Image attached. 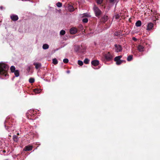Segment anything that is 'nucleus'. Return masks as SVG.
I'll list each match as a JSON object with an SVG mask.
<instances>
[{
  "label": "nucleus",
  "instance_id": "obj_1",
  "mask_svg": "<svg viewBox=\"0 0 160 160\" xmlns=\"http://www.w3.org/2000/svg\"><path fill=\"white\" fill-rule=\"evenodd\" d=\"M9 67L6 64L3 63H0V78L2 79H6L8 76V71Z\"/></svg>",
  "mask_w": 160,
  "mask_h": 160
},
{
  "label": "nucleus",
  "instance_id": "obj_2",
  "mask_svg": "<svg viewBox=\"0 0 160 160\" xmlns=\"http://www.w3.org/2000/svg\"><path fill=\"white\" fill-rule=\"evenodd\" d=\"M37 112L36 110L33 109H30L27 113L26 116L28 119L34 120L38 118L37 115H36L37 114Z\"/></svg>",
  "mask_w": 160,
  "mask_h": 160
},
{
  "label": "nucleus",
  "instance_id": "obj_3",
  "mask_svg": "<svg viewBox=\"0 0 160 160\" xmlns=\"http://www.w3.org/2000/svg\"><path fill=\"white\" fill-rule=\"evenodd\" d=\"M9 123L5 121L4 122V127L9 132H11L13 131L14 127L12 126H9Z\"/></svg>",
  "mask_w": 160,
  "mask_h": 160
},
{
  "label": "nucleus",
  "instance_id": "obj_4",
  "mask_svg": "<svg viewBox=\"0 0 160 160\" xmlns=\"http://www.w3.org/2000/svg\"><path fill=\"white\" fill-rule=\"evenodd\" d=\"M104 57L105 59L107 61H110L113 58L112 56L109 52H108L107 53L105 54L104 55Z\"/></svg>",
  "mask_w": 160,
  "mask_h": 160
},
{
  "label": "nucleus",
  "instance_id": "obj_5",
  "mask_svg": "<svg viewBox=\"0 0 160 160\" xmlns=\"http://www.w3.org/2000/svg\"><path fill=\"white\" fill-rule=\"evenodd\" d=\"M94 12L96 16L97 17H98L101 14V12L98 8L94 6L93 8Z\"/></svg>",
  "mask_w": 160,
  "mask_h": 160
},
{
  "label": "nucleus",
  "instance_id": "obj_6",
  "mask_svg": "<svg viewBox=\"0 0 160 160\" xmlns=\"http://www.w3.org/2000/svg\"><path fill=\"white\" fill-rule=\"evenodd\" d=\"M115 50L116 52H121L122 50V48L121 45L115 44Z\"/></svg>",
  "mask_w": 160,
  "mask_h": 160
},
{
  "label": "nucleus",
  "instance_id": "obj_7",
  "mask_svg": "<svg viewBox=\"0 0 160 160\" xmlns=\"http://www.w3.org/2000/svg\"><path fill=\"white\" fill-rule=\"evenodd\" d=\"M138 50L140 52H142L144 51V47L142 45H139L137 47Z\"/></svg>",
  "mask_w": 160,
  "mask_h": 160
},
{
  "label": "nucleus",
  "instance_id": "obj_8",
  "mask_svg": "<svg viewBox=\"0 0 160 160\" xmlns=\"http://www.w3.org/2000/svg\"><path fill=\"white\" fill-rule=\"evenodd\" d=\"M153 27V24L152 23H149L148 24L147 30L148 31L152 29Z\"/></svg>",
  "mask_w": 160,
  "mask_h": 160
},
{
  "label": "nucleus",
  "instance_id": "obj_9",
  "mask_svg": "<svg viewBox=\"0 0 160 160\" xmlns=\"http://www.w3.org/2000/svg\"><path fill=\"white\" fill-rule=\"evenodd\" d=\"M10 17L12 20L13 21H16L18 19V16L15 14L12 15H11Z\"/></svg>",
  "mask_w": 160,
  "mask_h": 160
},
{
  "label": "nucleus",
  "instance_id": "obj_10",
  "mask_svg": "<svg viewBox=\"0 0 160 160\" xmlns=\"http://www.w3.org/2000/svg\"><path fill=\"white\" fill-rule=\"evenodd\" d=\"M70 32L72 34H74L77 32V28H71L70 30Z\"/></svg>",
  "mask_w": 160,
  "mask_h": 160
},
{
  "label": "nucleus",
  "instance_id": "obj_11",
  "mask_svg": "<svg viewBox=\"0 0 160 160\" xmlns=\"http://www.w3.org/2000/svg\"><path fill=\"white\" fill-rule=\"evenodd\" d=\"M91 64L94 66H97L99 64V62L98 60H94L92 61Z\"/></svg>",
  "mask_w": 160,
  "mask_h": 160
},
{
  "label": "nucleus",
  "instance_id": "obj_12",
  "mask_svg": "<svg viewBox=\"0 0 160 160\" xmlns=\"http://www.w3.org/2000/svg\"><path fill=\"white\" fill-rule=\"evenodd\" d=\"M32 146H26L24 148V150L25 151H28L31 150L32 149Z\"/></svg>",
  "mask_w": 160,
  "mask_h": 160
},
{
  "label": "nucleus",
  "instance_id": "obj_13",
  "mask_svg": "<svg viewBox=\"0 0 160 160\" xmlns=\"http://www.w3.org/2000/svg\"><path fill=\"white\" fill-rule=\"evenodd\" d=\"M82 47V46L79 45H75L74 46V50L77 52L80 50V49Z\"/></svg>",
  "mask_w": 160,
  "mask_h": 160
},
{
  "label": "nucleus",
  "instance_id": "obj_14",
  "mask_svg": "<svg viewBox=\"0 0 160 160\" xmlns=\"http://www.w3.org/2000/svg\"><path fill=\"white\" fill-rule=\"evenodd\" d=\"M114 60L116 62V64L118 65L120 64L122 62V61H121L120 59H115V58H114Z\"/></svg>",
  "mask_w": 160,
  "mask_h": 160
},
{
  "label": "nucleus",
  "instance_id": "obj_15",
  "mask_svg": "<svg viewBox=\"0 0 160 160\" xmlns=\"http://www.w3.org/2000/svg\"><path fill=\"white\" fill-rule=\"evenodd\" d=\"M108 19V18L107 16L104 15L102 18V20L104 22H106Z\"/></svg>",
  "mask_w": 160,
  "mask_h": 160
},
{
  "label": "nucleus",
  "instance_id": "obj_16",
  "mask_svg": "<svg viewBox=\"0 0 160 160\" xmlns=\"http://www.w3.org/2000/svg\"><path fill=\"white\" fill-rule=\"evenodd\" d=\"M13 140L16 142H18L19 139V137L17 136L16 135H14L13 137Z\"/></svg>",
  "mask_w": 160,
  "mask_h": 160
},
{
  "label": "nucleus",
  "instance_id": "obj_17",
  "mask_svg": "<svg viewBox=\"0 0 160 160\" xmlns=\"http://www.w3.org/2000/svg\"><path fill=\"white\" fill-rule=\"evenodd\" d=\"M68 10L71 12L73 11L74 10V8L71 5H69L68 6Z\"/></svg>",
  "mask_w": 160,
  "mask_h": 160
},
{
  "label": "nucleus",
  "instance_id": "obj_18",
  "mask_svg": "<svg viewBox=\"0 0 160 160\" xmlns=\"http://www.w3.org/2000/svg\"><path fill=\"white\" fill-rule=\"evenodd\" d=\"M141 24L142 23L141 21L140 20H138L136 22L135 25L136 26L139 27L141 26Z\"/></svg>",
  "mask_w": 160,
  "mask_h": 160
},
{
  "label": "nucleus",
  "instance_id": "obj_19",
  "mask_svg": "<svg viewBox=\"0 0 160 160\" xmlns=\"http://www.w3.org/2000/svg\"><path fill=\"white\" fill-rule=\"evenodd\" d=\"M49 46L47 44H45L42 46V48L44 49H46L48 48Z\"/></svg>",
  "mask_w": 160,
  "mask_h": 160
},
{
  "label": "nucleus",
  "instance_id": "obj_20",
  "mask_svg": "<svg viewBox=\"0 0 160 160\" xmlns=\"http://www.w3.org/2000/svg\"><path fill=\"white\" fill-rule=\"evenodd\" d=\"M14 75L16 77H18L19 76V71L18 70H16L14 72Z\"/></svg>",
  "mask_w": 160,
  "mask_h": 160
},
{
  "label": "nucleus",
  "instance_id": "obj_21",
  "mask_svg": "<svg viewBox=\"0 0 160 160\" xmlns=\"http://www.w3.org/2000/svg\"><path fill=\"white\" fill-rule=\"evenodd\" d=\"M10 70L12 72H13L16 71V70H15V67L13 66H12L11 67Z\"/></svg>",
  "mask_w": 160,
  "mask_h": 160
},
{
  "label": "nucleus",
  "instance_id": "obj_22",
  "mask_svg": "<svg viewBox=\"0 0 160 160\" xmlns=\"http://www.w3.org/2000/svg\"><path fill=\"white\" fill-rule=\"evenodd\" d=\"M41 90L39 89H34V91L35 93H38L41 92Z\"/></svg>",
  "mask_w": 160,
  "mask_h": 160
},
{
  "label": "nucleus",
  "instance_id": "obj_23",
  "mask_svg": "<svg viewBox=\"0 0 160 160\" xmlns=\"http://www.w3.org/2000/svg\"><path fill=\"white\" fill-rule=\"evenodd\" d=\"M52 63L55 65L57 64L58 63V61L56 58H54L52 59Z\"/></svg>",
  "mask_w": 160,
  "mask_h": 160
},
{
  "label": "nucleus",
  "instance_id": "obj_24",
  "mask_svg": "<svg viewBox=\"0 0 160 160\" xmlns=\"http://www.w3.org/2000/svg\"><path fill=\"white\" fill-rule=\"evenodd\" d=\"M81 17H90L91 16L89 15V14L87 13H84L83 14H82Z\"/></svg>",
  "mask_w": 160,
  "mask_h": 160
},
{
  "label": "nucleus",
  "instance_id": "obj_25",
  "mask_svg": "<svg viewBox=\"0 0 160 160\" xmlns=\"http://www.w3.org/2000/svg\"><path fill=\"white\" fill-rule=\"evenodd\" d=\"M132 55H129L128 57L127 60L128 61H130L132 60Z\"/></svg>",
  "mask_w": 160,
  "mask_h": 160
},
{
  "label": "nucleus",
  "instance_id": "obj_26",
  "mask_svg": "<svg viewBox=\"0 0 160 160\" xmlns=\"http://www.w3.org/2000/svg\"><path fill=\"white\" fill-rule=\"evenodd\" d=\"M89 60L88 58H85L84 61V63L86 64H88L89 63Z\"/></svg>",
  "mask_w": 160,
  "mask_h": 160
},
{
  "label": "nucleus",
  "instance_id": "obj_27",
  "mask_svg": "<svg viewBox=\"0 0 160 160\" xmlns=\"http://www.w3.org/2000/svg\"><path fill=\"white\" fill-rule=\"evenodd\" d=\"M35 68L36 69H38L41 66V64L40 63H36L35 64Z\"/></svg>",
  "mask_w": 160,
  "mask_h": 160
},
{
  "label": "nucleus",
  "instance_id": "obj_28",
  "mask_svg": "<svg viewBox=\"0 0 160 160\" xmlns=\"http://www.w3.org/2000/svg\"><path fill=\"white\" fill-rule=\"evenodd\" d=\"M62 3L60 2H58L56 4L57 7L58 8L61 7L62 6Z\"/></svg>",
  "mask_w": 160,
  "mask_h": 160
},
{
  "label": "nucleus",
  "instance_id": "obj_29",
  "mask_svg": "<svg viewBox=\"0 0 160 160\" xmlns=\"http://www.w3.org/2000/svg\"><path fill=\"white\" fill-rule=\"evenodd\" d=\"M78 64L79 65L82 66L83 64V62L81 60L78 61Z\"/></svg>",
  "mask_w": 160,
  "mask_h": 160
},
{
  "label": "nucleus",
  "instance_id": "obj_30",
  "mask_svg": "<svg viewBox=\"0 0 160 160\" xmlns=\"http://www.w3.org/2000/svg\"><path fill=\"white\" fill-rule=\"evenodd\" d=\"M65 33V31L64 30H62L60 32V34L61 35H64Z\"/></svg>",
  "mask_w": 160,
  "mask_h": 160
},
{
  "label": "nucleus",
  "instance_id": "obj_31",
  "mask_svg": "<svg viewBox=\"0 0 160 160\" xmlns=\"http://www.w3.org/2000/svg\"><path fill=\"white\" fill-rule=\"evenodd\" d=\"M82 21L83 22L87 23L88 22V20L87 18H85L83 19Z\"/></svg>",
  "mask_w": 160,
  "mask_h": 160
},
{
  "label": "nucleus",
  "instance_id": "obj_32",
  "mask_svg": "<svg viewBox=\"0 0 160 160\" xmlns=\"http://www.w3.org/2000/svg\"><path fill=\"white\" fill-rule=\"evenodd\" d=\"M69 60L67 58H64L63 60V62L65 63H67L68 62Z\"/></svg>",
  "mask_w": 160,
  "mask_h": 160
},
{
  "label": "nucleus",
  "instance_id": "obj_33",
  "mask_svg": "<svg viewBox=\"0 0 160 160\" xmlns=\"http://www.w3.org/2000/svg\"><path fill=\"white\" fill-rule=\"evenodd\" d=\"M114 18H115V19H119V15L118 14L117 15H115L114 16Z\"/></svg>",
  "mask_w": 160,
  "mask_h": 160
},
{
  "label": "nucleus",
  "instance_id": "obj_34",
  "mask_svg": "<svg viewBox=\"0 0 160 160\" xmlns=\"http://www.w3.org/2000/svg\"><path fill=\"white\" fill-rule=\"evenodd\" d=\"M96 2L98 4H100L102 3V0H96Z\"/></svg>",
  "mask_w": 160,
  "mask_h": 160
},
{
  "label": "nucleus",
  "instance_id": "obj_35",
  "mask_svg": "<svg viewBox=\"0 0 160 160\" xmlns=\"http://www.w3.org/2000/svg\"><path fill=\"white\" fill-rule=\"evenodd\" d=\"M122 56H121V55H120V56H118L116 57H115V59H120V58H122Z\"/></svg>",
  "mask_w": 160,
  "mask_h": 160
},
{
  "label": "nucleus",
  "instance_id": "obj_36",
  "mask_svg": "<svg viewBox=\"0 0 160 160\" xmlns=\"http://www.w3.org/2000/svg\"><path fill=\"white\" fill-rule=\"evenodd\" d=\"M132 39L134 41H136L137 40V39L135 37H133L132 38Z\"/></svg>",
  "mask_w": 160,
  "mask_h": 160
},
{
  "label": "nucleus",
  "instance_id": "obj_37",
  "mask_svg": "<svg viewBox=\"0 0 160 160\" xmlns=\"http://www.w3.org/2000/svg\"><path fill=\"white\" fill-rule=\"evenodd\" d=\"M34 81H29V82L31 83H33L34 82Z\"/></svg>",
  "mask_w": 160,
  "mask_h": 160
},
{
  "label": "nucleus",
  "instance_id": "obj_38",
  "mask_svg": "<svg viewBox=\"0 0 160 160\" xmlns=\"http://www.w3.org/2000/svg\"><path fill=\"white\" fill-rule=\"evenodd\" d=\"M116 0H110V1L111 2H113L115 1Z\"/></svg>",
  "mask_w": 160,
  "mask_h": 160
},
{
  "label": "nucleus",
  "instance_id": "obj_39",
  "mask_svg": "<svg viewBox=\"0 0 160 160\" xmlns=\"http://www.w3.org/2000/svg\"><path fill=\"white\" fill-rule=\"evenodd\" d=\"M4 8H3L2 6H1L0 7V9L1 10H2L3 9H4Z\"/></svg>",
  "mask_w": 160,
  "mask_h": 160
},
{
  "label": "nucleus",
  "instance_id": "obj_40",
  "mask_svg": "<svg viewBox=\"0 0 160 160\" xmlns=\"http://www.w3.org/2000/svg\"><path fill=\"white\" fill-rule=\"evenodd\" d=\"M29 80H34V79L33 78H30L29 79Z\"/></svg>",
  "mask_w": 160,
  "mask_h": 160
},
{
  "label": "nucleus",
  "instance_id": "obj_41",
  "mask_svg": "<svg viewBox=\"0 0 160 160\" xmlns=\"http://www.w3.org/2000/svg\"><path fill=\"white\" fill-rule=\"evenodd\" d=\"M30 67H28V68H27V69H28V71H29L30 70Z\"/></svg>",
  "mask_w": 160,
  "mask_h": 160
},
{
  "label": "nucleus",
  "instance_id": "obj_42",
  "mask_svg": "<svg viewBox=\"0 0 160 160\" xmlns=\"http://www.w3.org/2000/svg\"><path fill=\"white\" fill-rule=\"evenodd\" d=\"M66 72L67 73H69L70 72V71L69 70H68Z\"/></svg>",
  "mask_w": 160,
  "mask_h": 160
},
{
  "label": "nucleus",
  "instance_id": "obj_43",
  "mask_svg": "<svg viewBox=\"0 0 160 160\" xmlns=\"http://www.w3.org/2000/svg\"><path fill=\"white\" fill-rule=\"evenodd\" d=\"M17 135H19V133H18L17 134Z\"/></svg>",
  "mask_w": 160,
  "mask_h": 160
},
{
  "label": "nucleus",
  "instance_id": "obj_44",
  "mask_svg": "<svg viewBox=\"0 0 160 160\" xmlns=\"http://www.w3.org/2000/svg\"><path fill=\"white\" fill-rule=\"evenodd\" d=\"M5 160H8V159H6Z\"/></svg>",
  "mask_w": 160,
  "mask_h": 160
}]
</instances>
